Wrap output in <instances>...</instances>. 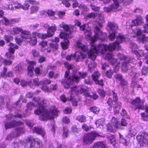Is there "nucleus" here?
Segmentation results:
<instances>
[{"mask_svg":"<svg viewBox=\"0 0 148 148\" xmlns=\"http://www.w3.org/2000/svg\"><path fill=\"white\" fill-rule=\"evenodd\" d=\"M92 46H95V48H97L99 47L98 44L97 45L95 44V42L92 43L91 49L89 51L87 46L84 45L80 41H78L76 44V49L79 51H77L74 54L67 55L66 56V59L69 61L72 59H74L77 62L82 61L84 59L86 58L87 54H88L89 58L86 60L87 63H88V61H89L90 59L92 60L91 63L88 64V70L91 73L93 72V71H94V74L92 76L93 79L96 84L103 86L104 85L103 80L98 79L100 75V74L98 72L94 71V70L97 65L93 61L96 58L95 54H97L100 52L98 51L94 52V49H93L92 48Z\"/></svg>","mask_w":148,"mask_h":148,"instance_id":"nucleus-1","label":"nucleus"},{"mask_svg":"<svg viewBox=\"0 0 148 148\" xmlns=\"http://www.w3.org/2000/svg\"><path fill=\"white\" fill-rule=\"evenodd\" d=\"M125 40V38L122 35H120L116 40V43L113 42L110 43L109 45L106 44H99L98 47L95 48L92 46V48L94 50V52L98 51L102 54H104L105 58L108 60L110 63L113 65H114L117 63V60L116 58H112L113 55L112 51L116 49L118 50L121 49L120 43H122Z\"/></svg>","mask_w":148,"mask_h":148,"instance_id":"nucleus-2","label":"nucleus"},{"mask_svg":"<svg viewBox=\"0 0 148 148\" xmlns=\"http://www.w3.org/2000/svg\"><path fill=\"white\" fill-rule=\"evenodd\" d=\"M48 102L43 100L38 103L37 105V109L34 110V113L36 115L41 114L40 119L42 120H47L49 119H53L54 115L57 116L59 111L55 108L48 110L46 107L48 106Z\"/></svg>","mask_w":148,"mask_h":148,"instance_id":"nucleus-3","label":"nucleus"},{"mask_svg":"<svg viewBox=\"0 0 148 148\" xmlns=\"http://www.w3.org/2000/svg\"><path fill=\"white\" fill-rule=\"evenodd\" d=\"M67 67L68 70L66 71L64 75L65 79L64 80H62L61 82L62 84L64 85V87L66 88L70 87L71 84H74L75 83H78L79 82L80 80V78L78 75L82 78H85L86 77L87 74L86 73H81L78 72L72 76L68 77L69 74V70L72 69L74 67V66L73 65L68 64Z\"/></svg>","mask_w":148,"mask_h":148,"instance_id":"nucleus-4","label":"nucleus"},{"mask_svg":"<svg viewBox=\"0 0 148 148\" xmlns=\"http://www.w3.org/2000/svg\"><path fill=\"white\" fill-rule=\"evenodd\" d=\"M60 26L65 30L64 32L60 33V37L61 38L64 39V41L62 42L61 44L62 48L64 49H66L68 48L69 42L68 38H71V36L70 35L71 32L75 31L76 28L74 26L68 25L64 23L61 24Z\"/></svg>","mask_w":148,"mask_h":148,"instance_id":"nucleus-5","label":"nucleus"},{"mask_svg":"<svg viewBox=\"0 0 148 148\" xmlns=\"http://www.w3.org/2000/svg\"><path fill=\"white\" fill-rule=\"evenodd\" d=\"M25 117L26 116L25 115H23L19 112H18V113H16L15 115H12L10 113L8 114L5 115L6 119L4 121L5 128L7 129L16 126L23 125V123L20 121H16L14 120L10 122L8 121L15 118H18L22 119L23 117Z\"/></svg>","mask_w":148,"mask_h":148,"instance_id":"nucleus-6","label":"nucleus"},{"mask_svg":"<svg viewBox=\"0 0 148 148\" xmlns=\"http://www.w3.org/2000/svg\"><path fill=\"white\" fill-rule=\"evenodd\" d=\"M56 30V27L54 25V26L49 27L48 28L47 34H43L36 32H34L33 33V36L32 38L31 37L27 41L31 45H35L37 42V38L35 36L41 38L42 39H45L46 38L47 36L50 37L53 35Z\"/></svg>","mask_w":148,"mask_h":148,"instance_id":"nucleus-7","label":"nucleus"},{"mask_svg":"<svg viewBox=\"0 0 148 148\" xmlns=\"http://www.w3.org/2000/svg\"><path fill=\"white\" fill-rule=\"evenodd\" d=\"M118 29V26L116 23L110 21L108 22L107 29L109 32V35L108 36V37L110 40L112 41L114 40L116 38L117 39L116 41L114 42L115 43H116V40H117L120 35L122 36L125 38V40L123 41H125V38L124 35L119 34V36H118L116 35V34L117 33Z\"/></svg>","mask_w":148,"mask_h":148,"instance_id":"nucleus-8","label":"nucleus"},{"mask_svg":"<svg viewBox=\"0 0 148 148\" xmlns=\"http://www.w3.org/2000/svg\"><path fill=\"white\" fill-rule=\"evenodd\" d=\"M84 88L82 86L71 87V95L70 97H68V101H71L73 106H77V102L74 96L78 94H82L84 92Z\"/></svg>","mask_w":148,"mask_h":148,"instance_id":"nucleus-9","label":"nucleus"},{"mask_svg":"<svg viewBox=\"0 0 148 148\" xmlns=\"http://www.w3.org/2000/svg\"><path fill=\"white\" fill-rule=\"evenodd\" d=\"M130 62H123L122 65V70L124 72H127L130 76L136 77L138 75L136 71V69L131 66L130 64Z\"/></svg>","mask_w":148,"mask_h":148,"instance_id":"nucleus-10","label":"nucleus"},{"mask_svg":"<svg viewBox=\"0 0 148 148\" xmlns=\"http://www.w3.org/2000/svg\"><path fill=\"white\" fill-rule=\"evenodd\" d=\"M146 18L147 23L145 24L144 25V29L142 30L138 28L135 32L136 33L137 36H140L141 40L144 43H145V42H148V37L143 34V33L144 32L148 33V15L146 16Z\"/></svg>","mask_w":148,"mask_h":148,"instance_id":"nucleus-11","label":"nucleus"},{"mask_svg":"<svg viewBox=\"0 0 148 148\" xmlns=\"http://www.w3.org/2000/svg\"><path fill=\"white\" fill-rule=\"evenodd\" d=\"M41 142L35 141V139L33 137H28L25 143V148H37Z\"/></svg>","mask_w":148,"mask_h":148,"instance_id":"nucleus-12","label":"nucleus"},{"mask_svg":"<svg viewBox=\"0 0 148 148\" xmlns=\"http://www.w3.org/2000/svg\"><path fill=\"white\" fill-rule=\"evenodd\" d=\"M137 138L138 140H140L139 143L141 147L146 146L148 144V135L147 133L140 132L137 136Z\"/></svg>","mask_w":148,"mask_h":148,"instance_id":"nucleus-13","label":"nucleus"},{"mask_svg":"<svg viewBox=\"0 0 148 148\" xmlns=\"http://www.w3.org/2000/svg\"><path fill=\"white\" fill-rule=\"evenodd\" d=\"M94 32L95 33L94 36L95 40H100L102 41L106 40V34L103 33L98 26H96L95 27Z\"/></svg>","mask_w":148,"mask_h":148,"instance_id":"nucleus-14","label":"nucleus"},{"mask_svg":"<svg viewBox=\"0 0 148 148\" xmlns=\"http://www.w3.org/2000/svg\"><path fill=\"white\" fill-rule=\"evenodd\" d=\"M31 37L30 32L27 31H23L21 32V34L20 36L16 37V43L20 45L23 40L26 39H29Z\"/></svg>","mask_w":148,"mask_h":148,"instance_id":"nucleus-15","label":"nucleus"},{"mask_svg":"<svg viewBox=\"0 0 148 148\" xmlns=\"http://www.w3.org/2000/svg\"><path fill=\"white\" fill-rule=\"evenodd\" d=\"M111 93L113 95V99H114L113 101H114L115 103L113 106L114 113L115 114H118L121 108V103L120 102H117L118 100V97L117 94L113 90L111 91Z\"/></svg>","mask_w":148,"mask_h":148,"instance_id":"nucleus-16","label":"nucleus"},{"mask_svg":"<svg viewBox=\"0 0 148 148\" xmlns=\"http://www.w3.org/2000/svg\"><path fill=\"white\" fill-rule=\"evenodd\" d=\"M8 45L10 47L9 49V52H7L5 56L8 58L10 59H13L14 56L13 54L14 53L15 50L18 49V47L16 44L10 42Z\"/></svg>","mask_w":148,"mask_h":148,"instance_id":"nucleus-17","label":"nucleus"},{"mask_svg":"<svg viewBox=\"0 0 148 148\" xmlns=\"http://www.w3.org/2000/svg\"><path fill=\"white\" fill-rule=\"evenodd\" d=\"M97 136L94 132H92L84 135L83 138L84 144H91Z\"/></svg>","mask_w":148,"mask_h":148,"instance_id":"nucleus-18","label":"nucleus"},{"mask_svg":"<svg viewBox=\"0 0 148 148\" xmlns=\"http://www.w3.org/2000/svg\"><path fill=\"white\" fill-rule=\"evenodd\" d=\"M121 9V7L119 5V2H114L109 7H105L104 10L107 12H110L111 11L116 12L120 10Z\"/></svg>","mask_w":148,"mask_h":148,"instance_id":"nucleus-19","label":"nucleus"},{"mask_svg":"<svg viewBox=\"0 0 148 148\" xmlns=\"http://www.w3.org/2000/svg\"><path fill=\"white\" fill-rule=\"evenodd\" d=\"M140 102V100L138 98L132 101L131 102V103L132 104V108H133L135 110H136L137 109H138V112L140 109L141 110L144 109V107Z\"/></svg>","mask_w":148,"mask_h":148,"instance_id":"nucleus-20","label":"nucleus"},{"mask_svg":"<svg viewBox=\"0 0 148 148\" xmlns=\"http://www.w3.org/2000/svg\"><path fill=\"white\" fill-rule=\"evenodd\" d=\"M130 47L132 49V52L134 53L136 56L138 57H141L143 56L144 53L143 50H134L135 49L138 48V46L135 43L131 42L130 43Z\"/></svg>","mask_w":148,"mask_h":148,"instance_id":"nucleus-21","label":"nucleus"},{"mask_svg":"<svg viewBox=\"0 0 148 148\" xmlns=\"http://www.w3.org/2000/svg\"><path fill=\"white\" fill-rule=\"evenodd\" d=\"M21 100H22L23 102L24 103H26L27 101V100L25 99H24L23 96L21 95L20 99L17 101L13 105H9L8 104L7 105V108L8 109L10 110V111H12L13 110H16V106H18V104L20 102Z\"/></svg>","mask_w":148,"mask_h":148,"instance_id":"nucleus-22","label":"nucleus"},{"mask_svg":"<svg viewBox=\"0 0 148 148\" xmlns=\"http://www.w3.org/2000/svg\"><path fill=\"white\" fill-rule=\"evenodd\" d=\"M3 18L2 21L5 22L4 24L7 25H12L19 22V19L17 18H11L8 20L5 17H3Z\"/></svg>","mask_w":148,"mask_h":148,"instance_id":"nucleus-23","label":"nucleus"},{"mask_svg":"<svg viewBox=\"0 0 148 148\" xmlns=\"http://www.w3.org/2000/svg\"><path fill=\"white\" fill-rule=\"evenodd\" d=\"M51 82V81L49 79H46L40 81L41 86H40V87L45 92H48L49 91V89L46 85L50 84Z\"/></svg>","mask_w":148,"mask_h":148,"instance_id":"nucleus-24","label":"nucleus"},{"mask_svg":"<svg viewBox=\"0 0 148 148\" xmlns=\"http://www.w3.org/2000/svg\"><path fill=\"white\" fill-rule=\"evenodd\" d=\"M119 58L121 60H124L123 62H130L132 63L133 62L134 59L130 57H125L123 55L119 53L117 54Z\"/></svg>","mask_w":148,"mask_h":148,"instance_id":"nucleus-25","label":"nucleus"},{"mask_svg":"<svg viewBox=\"0 0 148 148\" xmlns=\"http://www.w3.org/2000/svg\"><path fill=\"white\" fill-rule=\"evenodd\" d=\"M34 132H35L38 134L41 135L44 137L45 134V130L43 128L40 127H34L33 129Z\"/></svg>","mask_w":148,"mask_h":148,"instance_id":"nucleus-26","label":"nucleus"},{"mask_svg":"<svg viewBox=\"0 0 148 148\" xmlns=\"http://www.w3.org/2000/svg\"><path fill=\"white\" fill-rule=\"evenodd\" d=\"M7 71V68L6 67L3 68V71L1 73V77L3 78L6 77H11L13 76V73L11 71H9L7 73L6 72Z\"/></svg>","mask_w":148,"mask_h":148,"instance_id":"nucleus-27","label":"nucleus"},{"mask_svg":"<svg viewBox=\"0 0 148 148\" xmlns=\"http://www.w3.org/2000/svg\"><path fill=\"white\" fill-rule=\"evenodd\" d=\"M27 3H25L21 7L24 10H27L28 9V8L29 6V3L31 4L32 5H37L39 3L38 2H36L34 0H29L27 1Z\"/></svg>","mask_w":148,"mask_h":148,"instance_id":"nucleus-28","label":"nucleus"},{"mask_svg":"<svg viewBox=\"0 0 148 148\" xmlns=\"http://www.w3.org/2000/svg\"><path fill=\"white\" fill-rule=\"evenodd\" d=\"M33 84L31 81H30L28 83V85L31 88H34V85L35 86H41L40 81H39V80L38 78L34 79H33Z\"/></svg>","mask_w":148,"mask_h":148,"instance_id":"nucleus-29","label":"nucleus"},{"mask_svg":"<svg viewBox=\"0 0 148 148\" xmlns=\"http://www.w3.org/2000/svg\"><path fill=\"white\" fill-rule=\"evenodd\" d=\"M132 22L135 25H140L143 23V19L140 16H136L135 20L132 21Z\"/></svg>","mask_w":148,"mask_h":148,"instance_id":"nucleus-30","label":"nucleus"},{"mask_svg":"<svg viewBox=\"0 0 148 148\" xmlns=\"http://www.w3.org/2000/svg\"><path fill=\"white\" fill-rule=\"evenodd\" d=\"M107 138L109 140L110 143L115 147L116 143V137L114 135H109L107 136Z\"/></svg>","mask_w":148,"mask_h":148,"instance_id":"nucleus-31","label":"nucleus"},{"mask_svg":"<svg viewBox=\"0 0 148 148\" xmlns=\"http://www.w3.org/2000/svg\"><path fill=\"white\" fill-rule=\"evenodd\" d=\"M35 62H31V64H30L27 67V70L28 71L29 74L30 75V77H31L33 75V71L34 70V64H35Z\"/></svg>","mask_w":148,"mask_h":148,"instance_id":"nucleus-32","label":"nucleus"},{"mask_svg":"<svg viewBox=\"0 0 148 148\" xmlns=\"http://www.w3.org/2000/svg\"><path fill=\"white\" fill-rule=\"evenodd\" d=\"M90 148H106V145L103 142H98L94 144L93 146Z\"/></svg>","mask_w":148,"mask_h":148,"instance_id":"nucleus-33","label":"nucleus"},{"mask_svg":"<svg viewBox=\"0 0 148 148\" xmlns=\"http://www.w3.org/2000/svg\"><path fill=\"white\" fill-rule=\"evenodd\" d=\"M84 92V95L86 97L91 98L95 100L98 97V96L96 94L90 95V93L85 91Z\"/></svg>","mask_w":148,"mask_h":148,"instance_id":"nucleus-34","label":"nucleus"},{"mask_svg":"<svg viewBox=\"0 0 148 148\" xmlns=\"http://www.w3.org/2000/svg\"><path fill=\"white\" fill-rule=\"evenodd\" d=\"M104 121V118H101L97 120L95 122L97 127L101 128L103 127Z\"/></svg>","mask_w":148,"mask_h":148,"instance_id":"nucleus-35","label":"nucleus"},{"mask_svg":"<svg viewBox=\"0 0 148 148\" xmlns=\"http://www.w3.org/2000/svg\"><path fill=\"white\" fill-rule=\"evenodd\" d=\"M24 70V65L23 64H19L14 69L16 73H21Z\"/></svg>","mask_w":148,"mask_h":148,"instance_id":"nucleus-36","label":"nucleus"},{"mask_svg":"<svg viewBox=\"0 0 148 148\" xmlns=\"http://www.w3.org/2000/svg\"><path fill=\"white\" fill-rule=\"evenodd\" d=\"M119 134V141L120 143L123 144L124 145L127 146L128 145V143L126 140L123 138V136L120 133Z\"/></svg>","mask_w":148,"mask_h":148,"instance_id":"nucleus-37","label":"nucleus"},{"mask_svg":"<svg viewBox=\"0 0 148 148\" xmlns=\"http://www.w3.org/2000/svg\"><path fill=\"white\" fill-rule=\"evenodd\" d=\"M12 63V61L4 59L3 58H1L0 59V66L1 65L2 63L5 65H9L11 64Z\"/></svg>","mask_w":148,"mask_h":148,"instance_id":"nucleus-38","label":"nucleus"},{"mask_svg":"<svg viewBox=\"0 0 148 148\" xmlns=\"http://www.w3.org/2000/svg\"><path fill=\"white\" fill-rule=\"evenodd\" d=\"M137 131L136 128L134 127H132L129 130L128 134L131 137L135 136L137 133Z\"/></svg>","mask_w":148,"mask_h":148,"instance_id":"nucleus-39","label":"nucleus"},{"mask_svg":"<svg viewBox=\"0 0 148 148\" xmlns=\"http://www.w3.org/2000/svg\"><path fill=\"white\" fill-rule=\"evenodd\" d=\"M146 114L143 113L141 114L142 117L144 121H148V106L146 107L145 108Z\"/></svg>","mask_w":148,"mask_h":148,"instance_id":"nucleus-40","label":"nucleus"},{"mask_svg":"<svg viewBox=\"0 0 148 148\" xmlns=\"http://www.w3.org/2000/svg\"><path fill=\"white\" fill-rule=\"evenodd\" d=\"M21 141L16 140L12 144V146L14 148H18L21 145Z\"/></svg>","mask_w":148,"mask_h":148,"instance_id":"nucleus-41","label":"nucleus"},{"mask_svg":"<svg viewBox=\"0 0 148 148\" xmlns=\"http://www.w3.org/2000/svg\"><path fill=\"white\" fill-rule=\"evenodd\" d=\"M77 120L80 122H85L86 121V117L84 115H80L77 116L76 118Z\"/></svg>","mask_w":148,"mask_h":148,"instance_id":"nucleus-42","label":"nucleus"},{"mask_svg":"<svg viewBox=\"0 0 148 148\" xmlns=\"http://www.w3.org/2000/svg\"><path fill=\"white\" fill-rule=\"evenodd\" d=\"M79 8L82 10L83 14H85L88 11L89 9L87 6L85 5L80 4L79 6Z\"/></svg>","mask_w":148,"mask_h":148,"instance_id":"nucleus-43","label":"nucleus"},{"mask_svg":"<svg viewBox=\"0 0 148 148\" xmlns=\"http://www.w3.org/2000/svg\"><path fill=\"white\" fill-rule=\"evenodd\" d=\"M31 53L33 56L35 58H38L40 56L39 52L35 49H33L32 50Z\"/></svg>","mask_w":148,"mask_h":148,"instance_id":"nucleus-44","label":"nucleus"},{"mask_svg":"<svg viewBox=\"0 0 148 148\" xmlns=\"http://www.w3.org/2000/svg\"><path fill=\"white\" fill-rule=\"evenodd\" d=\"M137 73L138 74V75L137 76H136V77H133L131 76L132 77V79L131 86L132 88H134L135 87H136V86L137 85V84L135 81V80L136 79V78L138 77L139 75V74L138 73Z\"/></svg>","mask_w":148,"mask_h":148,"instance_id":"nucleus-45","label":"nucleus"},{"mask_svg":"<svg viewBox=\"0 0 148 148\" xmlns=\"http://www.w3.org/2000/svg\"><path fill=\"white\" fill-rule=\"evenodd\" d=\"M90 110L94 114H98L100 111L99 108L97 107H92L90 108Z\"/></svg>","mask_w":148,"mask_h":148,"instance_id":"nucleus-46","label":"nucleus"},{"mask_svg":"<svg viewBox=\"0 0 148 148\" xmlns=\"http://www.w3.org/2000/svg\"><path fill=\"white\" fill-rule=\"evenodd\" d=\"M13 30L14 32L16 34H19L20 32L21 33L23 31V29L21 28L16 27L14 28Z\"/></svg>","mask_w":148,"mask_h":148,"instance_id":"nucleus-47","label":"nucleus"},{"mask_svg":"<svg viewBox=\"0 0 148 148\" xmlns=\"http://www.w3.org/2000/svg\"><path fill=\"white\" fill-rule=\"evenodd\" d=\"M114 126L116 128H119V129L123 130L124 128L123 127V125L119 124L116 121L114 123Z\"/></svg>","mask_w":148,"mask_h":148,"instance_id":"nucleus-48","label":"nucleus"},{"mask_svg":"<svg viewBox=\"0 0 148 148\" xmlns=\"http://www.w3.org/2000/svg\"><path fill=\"white\" fill-rule=\"evenodd\" d=\"M63 137L64 138H66L68 136V129L67 127H64L63 128Z\"/></svg>","mask_w":148,"mask_h":148,"instance_id":"nucleus-49","label":"nucleus"},{"mask_svg":"<svg viewBox=\"0 0 148 148\" xmlns=\"http://www.w3.org/2000/svg\"><path fill=\"white\" fill-rule=\"evenodd\" d=\"M98 92L101 97H104L105 96L106 92L103 90L99 89L98 90Z\"/></svg>","mask_w":148,"mask_h":148,"instance_id":"nucleus-50","label":"nucleus"},{"mask_svg":"<svg viewBox=\"0 0 148 148\" xmlns=\"http://www.w3.org/2000/svg\"><path fill=\"white\" fill-rule=\"evenodd\" d=\"M113 71L111 70H109L107 71L106 73V75L107 77L109 78H111L113 74Z\"/></svg>","mask_w":148,"mask_h":148,"instance_id":"nucleus-51","label":"nucleus"},{"mask_svg":"<svg viewBox=\"0 0 148 148\" xmlns=\"http://www.w3.org/2000/svg\"><path fill=\"white\" fill-rule=\"evenodd\" d=\"M27 106L28 110H32V108L34 106V104L32 102H29L28 103Z\"/></svg>","mask_w":148,"mask_h":148,"instance_id":"nucleus-52","label":"nucleus"},{"mask_svg":"<svg viewBox=\"0 0 148 148\" xmlns=\"http://www.w3.org/2000/svg\"><path fill=\"white\" fill-rule=\"evenodd\" d=\"M148 68L145 66L143 68L142 70V75H147L148 73Z\"/></svg>","mask_w":148,"mask_h":148,"instance_id":"nucleus-53","label":"nucleus"},{"mask_svg":"<svg viewBox=\"0 0 148 148\" xmlns=\"http://www.w3.org/2000/svg\"><path fill=\"white\" fill-rule=\"evenodd\" d=\"M12 4L14 9V8H15V9H18L19 8L21 7L20 4H19L17 2L15 3H12Z\"/></svg>","mask_w":148,"mask_h":148,"instance_id":"nucleus-54","label":"nucleus"},{"mask_svg":"<svg viewBox=\"0 0 148 148\" xmlns=\"http://www.w3.org/2000/svg\"><path fill=\"white\" fill-rule=\"evenodd\" d=\"M105 22V20L103 17H100L99 18V25L100 27H102L103 26L102 23Z\"/></svg>","mask_w":148,"mask_h":148,"instance_id":"nucleus-55","label":"nucleus"},{"mask_svg":"<svg viewBox=\"0 0 148 148\" xmlns=\"http://www.w3.org/2000/svg\"><path fill=\"white\" fill-rule=\"evenodd\" d=\"M70 0H63L62 1V3L66 7H69L70 5V3L69 1Z\"/></svg>","mask_w":148,"mask_h":148,"instance_id":"nucleus-56","label":"nucleus"},{"mask_svg":"<svg viewBox=\"0 0 148 148\" xmlns=\"http://www.w3.org/2000/svg\"><path fill=\"white\" fill-rule=\"evenodd\" d=\"M50 46L51 48L54 49H55L56 50L58 49V44L55 43L54 42L51 43L50 44Z\"/></svg>","mask_w":148,"mask_h":148,"instance_id":"nucleus-57","label":"nucleus"},{"mask_svg":"<svg viewBox=\"0 0 148 148\" xmlns=\"http://www.w3.org/2000/svg\"><path fill=\"white\" fill-rule=\"evenodd\" d=\"M16 129L19 135L21 133H23L24 131V129L22 127H17Z\"/></svg>","mask_w":148,"mask_h":148,"instance_id":"nucleus-58","label":"nucleus"},{"mask_svg":"<svg viewBox=\"0 0 148 148\" xmlns=\"http://www.w3.org/2000/svg\"><path fill=\"white\" fill-rule=\"evenodd\" d=\"M72 109L71 108L66 107L64 110V112L66 114L70 113L72 111Z\"/></svg>","mask_w":148,"mask_h":148,"instance_id":"nucleus-59","label":"nucleus"},{"mask_svg":"<svg viewBox=\"0 0 148 148\" xmlns=\"http://www.w3.org/2000/svg\"><path fill=\"white\" fill-rule=\"evenodd\" d=\"M38 6H32L31 8V13H33L36 12L38 9Z\"/></svg>","mask_w":148,"mask_h":148,"instance_id":"nucleus-60","label":"nucleus"},{"mask_svg":"<svg viewBox=\"0 0 148 148\" xmlns=\"http://www.w3.org/2000/svg\"><path fill=\"white\" fill-rule=\"evenodd\" d=\"M61 101L63 103L66 102L68 100V98H67L64 95H62L60 97Z\"/></svg>","mask_w":148,"mask_h":148,"instance_id":"nucleus-61","label":"nucleus"},{"mask_svg":"<svg viewBox=\"0 0 148 148\" xmlns=\"http://www.w3.org/2000/svg\"><path fill=\"white\" fill-rule=\"evenodd\" d=\"M82 128L83 130L87 132L89 130V128L86 124H84L82 126Z\"/></svg>","mask_w":148,"mask_h":148,"instance_id":"nucleus-62","label":"nucleus"},{"mask_svg":"<svg viewBox=\"0 0 148 148\" xmlns=\"http://www.w3.org/2000/svg\"><path fill=\"white\" fill-rule=\"evenodd\" d=\"M90 6L91 7L92 9L94 11H97L100 9V7L95 6L93 4H90Z\"/></svg>","mask_w":148,"mask_h":148,"instance_id":"nucleus-63","label":"nucleus"},{"mask_svg":"<svg viewBox=\"0 0 148 148\" xmlns=\"http://www.w3.org/2000/svg\"><path fill=\"white\" fill-rule=\"evenodd\" d=\"M133 1V0H123V2L124 5H128L131 4Z\"/></svg>","mask_w":148,"mask_h":148,"instance_id":"nucleus-64","label":"nucleus"}]
</instances>
